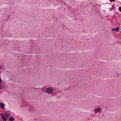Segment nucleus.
<instances>
[{
	"mask_svg": "<svg viewBox=\"0 0 121 121\" xmlns=\"http://www.w3.org/2000/svg\"><path fill=\"white\" fill-rule=\"evenodd\" d=\"M9 121H13L14 120V118L13 117H10L9 118Z\"/></svg>",
	"mask_w": 121,
	"mask_h": 121,
	"instance_id": "nucleus-7",
	"label": "nucleus"
},
{
	"mask_svg": "<svg viewBox=\"0 0 121 121\" xmlns=\"http://www.w3.org/2000/svg\"><path fill=\"white\" fill-rule=\"evenodd\" d=\"M119 29V27H117L116 28H113L111 29L112 31H116L117 32L118 31V30Z\"/></svg>",
	"mask_w": 121,
	"mask_h": 121,
	"instance_id": "nucleus-4",
	"label": "nucleus"
},
{
	"mask_svg": "<svg viewBox=\"0 0 121 121\" xmlns=\"http://www.w3.org/2000/svg\"><path fill=\"white\" fill-rule=\"evenodd\" d=\"M4 104L3 103H0V107L2 109L4 108Z\"/></svg>",
	"mask_w": 121,
	"mask_h": 121,
	"instance_id": "nucleus-6",
	"label": "nucleus"
},
{
	"mask_svg": "<svg viewBox=\"0 0 121 121\" xmlns=\"http://www.w3.org/2000/svg\"><path fill=\"white\" fill-rule=\"evenodd\" d=\"M0 121H2V120H0Z\"/></svg>",
	"mask_w": 121,
	"mask_h": 121,
	"instance_id": "nucleus-12",
	"label": "nucleus"
},
{
	"mask_svg": "<svg viewBox=\"0 0 121 121\" xmlns=\"http://www.w3.org/2000/svg\"><path fill=\"white\" fill-rule=\"evenodd\" d=\"M1 80L0 78V83H1Z\"/></svg>",
	"mask_w": 121,
	"mask_h": 121,
	"instance_id": "nucleus-10",
	"label": "nucleus"
},
{
	"mask_svg": "<svg viewBox=\"0 0 121 121\" xmlns=\"http://www.w3.org/2000/svg\"><path fill=\"white\" fill-rule=\"evenodd\" d=\"M110 1H114L115 0H109Z\"/></svg>",
	"mask_w": 121,
	"mask_h": 121,
	"instance_id": "nucleus-9",
	"label": "nucleus"
},
{
	"mask_svg": "<svg viewBox=\"0 0 121 121\" xmlns=\"http://www.w3.org/2000/svg\"><path fill=\"white\" fill-rule=\"evenodd\" d=\"M11 115L10 112V111L9 110H7L5 112V115L8 118Z\"/></svg>",
	"mask_w": 121,
	"mask_h": 121,
	"instance_id": "nucleus-2",
	"label": "nucleus"
},
{
	"mask_svg": "<svg viewBox=\"0 0 121 121\" xmlns=\"http://www.w3.org/2000/svg\"><path fill=\"white\" fill-rule=\"evenodd\" d=\"M1 89V86L0 85V90Z\"/></svg>",
	"mask_w": 121,
	"mask_h": 121,
	"instance_id": "nucleus-11",
	"label": "nucleus"
},
{
	"mask_svg": "<svg viewBox=\"0 0 121 121\" xmlns=\"http://www.w3.org/2000/svg\"><path fill=\"white\" fill-rule=\"evenodd\" d=\"M94 111L96 113H97L98 112L100 113L101 112V110L100 109L99 107H98L97 108L94 109Z\"/></svg>",
	"mask_w": 121,
	"mask_h": 121,
	"instance_id": "nucleus-3",
	"label": "nucleus"
},
{
	"mask_svg": "<svg viewBox=\"0 0 121 121\" xmlns=\"http://www.w3.org/2000/svg\"><path fill=\"white\" fill-rule=\"evenodd\" d=\"M6 121V120H5V121Z\"/></svg>",
	"mask_w": 121,
	"mask_h": 121,
	"instance_id": "nucleus-14",
	"label": "nucleus"
},
{
	"mask_svg": "<svg viewBox=\"0 0 121 121\" xmlns=\"http://www.w3.org/2000/svg\"><path fill=\"white\" fill-rule=\"evenodd\" d=\"M1 117L2 118L3 120L4 121L6 120V119L5 118V117L4 115L3 114H2L1 115Z\"/></svg>",
	"mask_w": 121,
	"mask_h": 121,
	"instance_id": "nucleus-5",
	"label": "nucleus"
},
{
	"mask_svg": "<svg viewBox=\"0 0 121 121\" xmlns=\"http://www.w3.org/2000/svg\"><path fill=\"white\" fill-rule=\"evenodd\" d=\"M0 115H1V114H0Z\"/></svg>",
	"mask_w": 121,
	"mask_h": 121,
	"instance_id": "nucleus-13",
	"label": "nucleus"
},
{
	"mask_svg": "<svg viewBox=\"0 0 121 121\" xmlns=\"http://www.w3.org/2000/svg\"><path fill=\"white\" fill-rule=\"evenodd\" d=\"M54 90V89L52 87H48L46 89V92L48 94H50L52 93Z\"/></svg>",
	"mask_w": 121,
	"mask_h": 121,
	"instance_id": "nucleus-1",
	"label": "nucleus"
},
{
	"mask_svg": "<svg viewBox=\"0 0 121 121\" xmlns=\"http://www.w3.org/2000/svg\"><path fill=\"white\" fill-rule=\"evenodd\" d=\"M119 11L121 12V7H120L118 9Z\"/></svg>",
	"mask_w": 121,
	"mask_h": 121,
	"instance_id": "nucleus-8",
	"label": "nucleus"
}]
</instances>
